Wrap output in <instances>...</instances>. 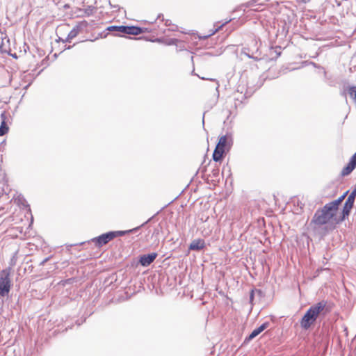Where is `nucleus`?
I'll return each mask as SVG.
<instances>
[{"label": "nucleus", "instance_id": "nucleus-1", "mask_svg": "<svg viewBox=\"0 0 356 356\" xmlns=\"http://www.w3.org/2000/svg\"><path fill=\"white\" fill-rule=\"evenodd\" d=\"M345 192L337 200L326 204L321 209L318 210L313 218V222H341L345 221L352 210L355 197L356 189H354L348 196L343 209H339V205L348 195Z\"/></svg>", "mask_w": 356, "mask_h": 356}, {"label": "nucleus", "instance_id": "nucleus-2", "mask_svg": "<svg viewBox=\"0 0 356 356\" xmlns=\"http://www.w3.org/2000/svg\"><path fill=\"white\" fill-rule=\"evenodd\" d=\"M325 307V304L323 302H320L312 306L301 320L300 325L302 327L308 329L311 325L315 322L319 314L323 310Z\"/></svg>", "mask_w": 356, "mask_h": 356}, {"label": "nucleus", "instance_id": "nucleus-3", "mask_svg": "<svg viewBox=\"0 0 356 356\" xmlns=\"http://www.w3.org/2000/svg\"><path fill=\"white\" fill-rule=\"evenodd\" d=\"M138 227L125 231L109 232L108 233L103 234L98 237L92 238V241L94 242L97 246L101 247L117 236H123L126 234L135 233L138 231Z\"/></svg>", "mask_w": 356, "mask_h": 356}, {"label": "nucleus", "instance_id": "nucleus-4", "mask_svg": "<svg viewBox=\"0 0 356 356\" xmlns=\"http://www.w3.org/2000/svg\"><path fill=\"white\" fill-rule=\"evenodd\" d=\"M230 138L227 136L220 137L214 152L213 153V159L216 162H220L224 158L225 150L229 149Z\"/></svg>", "mask_w": 356, "mask_h": 356}, {"label": "nucleus", "instance_id": "nucleus-5", "mask_svg": "<svg viewBox=\"0 0 356 356\" xmlns=\"http://www.w3.org/2000/svg\"><path fill=\"white\" fill-rule=\"evenodd\" d=\"M11 268H8L0 272V295L5 296L8 295L11 287L10 274Z\"/></svg>", "mask_w": 356, "mask_h": 356}, {"label": "nucleus", "instance_id": "nucleus-6", "mask_svg": "<svg viewBox=\"0 0 356 356\" xmlns=\"http://www.w3.org/2000/svg\"><path fill=\"white\" fill-rule=\"evenodd\" d=\"M108 31H116L128 35H138L145 31L146 29L134 26H111L108 28Z\"/></svg>", "mask_w": 356, "mask_h": 356}, {"label": "nucleus", "instance_id": "nucleus-7", "mask_svg": "<svg viewBox=\"0 0 356 356\" xmlns=\"http://www.w3.org/2000/svg\"><path fill=\"white\" fill-rule=\"evenodd\" d=\"M17 216L19 217L21 222H33V217L29 206H24L20 208L17 212Z\"/></svg>", "mask_w": 356, "mask_h": 356}, {"label": "nucleus", "instance_id": "nucleus-8", "mask_svg": "<svg viewBox=\"0 0 356 356\" xmlns=\"http://www.w3.org/2000/svg\"><path fill=\"white\" fill-rule=\"evenodd\" d=\"M356 168V152L351 156L349 162L347 165L343 167L341 172V175L342 177L347 176L350 175L353 170Z\"/></svg>", "mask_w": 356, "mask_h": 356}, {"label": "nucleus", "instance_id": "nucleus-9", "mask_svg": "<svg viewBox=\"0 0 356 356\" xmlns=\"http://www.w3.org/2000/svg\"><path fill=\"white\" fill-rule=\"evenodd\" d=\"M156 253H151L149 254H144L140 257V264L145 267L149 266L156 258Z\"/></svg>", "mask_w": 356, "mask_h": 356}, {"label": "nucleus", "instance_id": "nucleus-10", "mask_svg": "<svg viewBox=\"0 0 356 356\" xmlns=\"http://www.w3.org/2000/svg\"><path fill=\"white\" fill-rule=\"evenodd\" d=\"M205 247V242L204 240L198 238L193 240L190 245H189V250H194V251H200L204 248Z\"/></svg>", "mask_w": 356, "mask_h": 356}, {"label": "nucleus", "instance_id": "nucleus-11", "mask_svg": "<svg viewBox=\"0 0 356 356\" xmlns=\"http://www.w3.org/2000/svg\"><path fill=\"white\" fill-rule=\"evenodd\" d=\"M1 123L0 126V136H2L8 133L9 128L6 124L7 116L5 113H2L1 115Z\"/></svg>", "mask_w": 356, "mask_h": 356}, {"label": "nucleus", "instance_id": "nucleus-12", "mask_svg": "<svg viewBox=\"0 0 356 356\" xmlns=\"http://www.w3.org/2000/svg\"><path fill=\"white\" fill-rule=\"evenodd\" d=\"M268 325V323H263L261 325H260L259 327L254 329L250 336L248 337L249 340L253 339L254 337H256L257 335H259L261 332H263Z\"/></svg>", "mask_w": 356, "mask_h": 356}, {"label": "nucleus", "instance_id": "nucleus-13", "mask_svg": "<svg viewBox=\"0 0 356 356\" xmlns=\"http://www.w3.org/2000/svg\"><path fill=\"white\" fill-rule=\"evenodd\" d=\"M229 22H230V20L226 21L224 24H222V25H220L218 28H214L213 29L210 30L207 35H203V36H199V38L200 39H203V40H205V39L208 38L209 37H210V36L214 35L216 33H217L219 30H220L222 29V27L225 24H226L227 23Z\"/></svg>", "mask_w": 356, "mask_h": 356}, {"label": "nucleus", "instance_id": "nucleus-14", "mask_svg": "<svg viewBox=\"0 0 356 356\" xmlns=\"http://www.w3.org/2000/svg\"><path fill=\"white\" fill-rule=\"evenodd\" d=\"M350 96L356 102V86L350 87L348 89Z\"/></svg>", "mask_w": 356, "mask_h": 356}, {"label": "nucleus", "instance_id": "nucleus-15", "mask_svg": "<svg viewBox=\"0 0 356 356\" xmlns=\"http://www.w3.org/2000/svg\"><path fill=\"white\" fill-rule=\"evenodd\" d=\"M78 34V31L76 29H73L72 30L68 35H67V40L69 41L70 40L74 38V37L76 36V35Z\"/></svg>", "mask_w": 356, "mask_h": 356}, {"label": "nucleus", "instance_id": "nucleus-16", "mask_svg": "<svg viewBox=\"0 0 356 356\" xmlns=\"http://www.w3.org/2000/svg\"><path fill=\"white\" fill-rule=\"evenodd\" d=\"M259 41V39H257L256 37H253L252 38V42L254 43L255 49L258 50L259 46H258V42Z\"/></svg>", "mask_w": 356, "mask_h": 356}, {"label": "nucleus", "instance_id": "nucleus-17", "mask_svg": "<svg viewBox=\"0 0 356 356\" xmlns=\"http://www.w3.org/2000/svg\"><path fill=\"white\" fill-rule=\"evenodd\" d=\"M254 290H252V291H251V293H250V302H252V300H253V298H254Z\"/></svg>", "mask_w": 356, "mask_h": 356}, {"label": "nucleus", "instance_id": "nucleus-18", "mask_svg": "<svg viewBox=\"0 0 356 356\" xmlns=\"http://www.w3.org/2000/svg\"><path fill=\"white\" fill-rule=\"evenodd\" d=\"M211 231L209 230V231H206L205 232H204V231H202V234L204 236H207L209 235Z\"/></svg>", "mask_w": 356, "mask_h": 356}, {"label": "nucleus", "instance_id": "nucleus-19", "mask_svg": "<svg viewBox=\"0 0 356 356\" xmlns=\"http://www.w3.org/2000/svg\"><path fill=\"white\" fill-rule=\"evenodd\" d=\"M164 213H158L156 216V220H160V218L163 216Z\"/></svg>", "mask_w": 356, "mask_h": 356}, {"label": "nucleus", "instance_id": "nucleus-20", "mask_svg": "<svg viewBox=\"0 0 356 356\" xmlns=\"http://www.w3.org/2000/svg\"><path fill=\"white\" fill-rule=\"evenodd\" d=\"M3 44H1V45L0 46V49H1V51H2L6 52V51H7V50H6V49H3Z\"/></svg>", "mask_w": 356, "mask_h": 356}, {"label": "nucleus", "instance_id": "nucleus-21", "mask_svg": "<svg viewBox=\"0 0 356 356\" xmlns=\"http://www.w3.org/2000/svg\"><path fill=\"white\" fill-rule=\"evenodd\" d=\"M269 217H270V218H273V217H275V216H274L273 215H271V216H269Z\"/></svg>", "mask_w": 356, "mask_h": 356}, {"label": "nucleus", "instance_id": "nucleus-22", "mask_svg": "<svg viewBox=\"0 0 356 356\" xmlns=\"http://www.w3.org/2000/svg\"><path fill=\"white\" fill-rule=\"evenodd\" d=\"M262 220L264 222H265V221H266V220L264 218H262Z\"/></svg>", "mask_w": 356, "mask_h": 356}]
</instances>
